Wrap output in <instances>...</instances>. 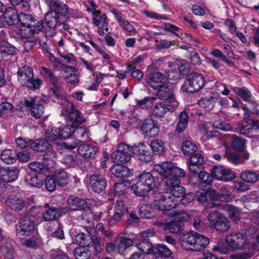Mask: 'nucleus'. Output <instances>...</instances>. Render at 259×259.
I'll use <instances>...</instances> for the list:
<instances>
[{
  "mask_svg": "<svg viewBox=\"0 0 259 259\" xmlns=\"http://www.w3.org/2000/svg\"><path fill=\"white\" fill-rule=\"evenodd\" d=\"M246 142V140L234 135L232 136L231 146L234 150L238 152H241L244 148Z\"/></svg>",
  "mask_w": 259,
  "mask_h": 259,
  "instance_id": "obj_51",
  "label": "nucleus"
},
{
  "mask_svg": "<svg viewBox=\"0 0 259 259\" xmlns=\"http://www.w3.org/2000/svg\"><path fill=\"white\" fill-rule=\"evenodd\" d=\"M64 72L67 73L64 78L68 83L73 84L79 82V73L75 67L67 66Z\"/></svg>",
  "mask_w": 259,
  "mask_h": 259,
  "instance_id": "obj_34",
  "label": "nucleus"
},
{
  "mask_svg": "<svg viewBox=\"0 0 259 259\" xmlns=\"http://www.w3.org/2000/svg\"><path fill=\"white\" fill-rule=\"evenodd\" d=\"M150 147L156 155H160L164 151V143L161 140H154L150 143Z\"/></svg>",
  "mask_w": 259,
  "mask_h": 259,
  "instance_id": "obj_56",
  "label": "nucleus"
},
{
  "mask_svg": "<svg viewBox=\"0 0 259 259\" xmlns=\"http://www.w3.org/2000/svg\"><path fill=\"white\" fill-rule=\"evenodd\" d=\"M189 71V65L186 61L183 60L179 65L178 70H175V72H172L169 74V76L171 79L177 80L180 79L184 77L185 75H188Z\"/></svg>",
  "mask_w": 259,
  "mask_h": 259,
  "instance_id": "obj_27",
  "label": "nucleus"
},
{
  "mask_svg": "<svg viewBox=\"0 0 259 259\" xmlns=\"http://www.w3.org/2000/svg\"><path fill=\"white\" fill-rule=\"evenodd\" d=\"M33 76L32 68L26 65L20 67L17 71L18 80L22 85L31 90L38 89L41 84V81L39 78H34Z\"/></svg>",
  "mask_w": 259,
  "mask_h": 259,
  "instance_id": "obj_7",
  "label": "nucleus"
},
{
  "mask_svg": "<svg viewBox=\"0 0 259 259\" xmlns=\"http://www.w3.org/2000/svg\"><path fill=\"white\" fill-rule=\"evenodd\" d=\"M156 96L162 100H166L169 103H177L174 93V89L170 82L168 81L164 83L160 87L157 89Z\"/></svg>",
  "mask_w": 259,
  "mask_h": 259,
  "instance_id": "obj_14",
  "label": "nucleus"
},
{
  "mask_svg": "<svg viewBox=\"0 0 259 259\" xmlns=\"http://www.w3.org/2000/svg\"><path fill=\"white\" fill-rule=\"evenodd\" d=\"M6 204L11 210L18 212L22 210L26 206V202L17 195H10L6 200Z\"/></svg>",
  "mask_w": 259,
  "mask_h": 259,
  "instance_id": "obj_19",
  "label": "nucleus"
},
{
  "mask_svg": "<svg viewBox=\"0 0 259 259\" xmlns=\"http://www.w3.org/2000/svg\"><path fill=\"white\" fill-rule=\"evenodd\" d=\"M36 99L35 97H30L18 101L16 104L17 110L23 111L24 107L31 109L35 104Z\"/></svg>",
  "mask_w": 259,
  "mask_h": 259,
  "instance_id": "obj_45",
  "label": "nucleus"
},
{
  "mask_svg": "<svg viewBox=\"0 0 259 259\" xmlns=\"http://www.w3.org/2000/svg\"><path fill=\"white\" fill-rule=\"evenodd\" d=\"M29 167L34 172L37 174H44L47 171V168L44 163L38 162H32L29 164Z\"/></svg>",
  "mask_w": 259,
  "mask_h": 259,
  "instance_id": "obj_59",
  "label": "nucleus"
},
{
  "mask_svg": "<svg viewBox=\"0 0 259 259\" xmlns=\"http://www.w3.org/2000/svg\"><path fill=\"white\" fill-rule=\"evenodd\" d=\"M154 170L163 178L165 181L172 180L177 177H184L185 170L176 166L171 162H165L154 165Z\"/></svg>",
  "mask_w": 259,
  "mask_h": 259,
  "instance_id": "obj_5",
  "label": "nucleus"
},
{
  "mask_svg": "<svg viewBox=\"0 0 259 259\" xmlns=\"http://www.w3.org/2000/svg\"><path fill=\"white\" fill-rule=\"evenodd\" d=\"M30 142V148L37 152H43L51 146L52 144L47 139L40 138L35 140H31Z\"/></svg>",
  "mask_w": 259,
  "mask_h": 259,
  "instance_id": "obj_31",
  "label": "nucleus"
},
{
  "mask_svg": "<svg viewBox=\"0 0 259 259\" xmlns=\"http://www.w3.org/2000/svg\"><path fill=\"white\" fill-rule=\"evenodd\" d=\"M30 236V238L24 240L23 244L28 248L36 249L38 247V243L40 239L39 233L34 234Z\"/></svg>",
  "mask_w": 259,
  "mask_h": 259,
  "instance_id": "obj_57",
  "label": "nucleus"
},
{
  "mask_svg": "<svg viewBox=\"0 0 259 259\" xmlns=\"http://www.w3.org/2000/svg\"><path fill=\"white\" fill-rule=\"evenodd\" d=\"M25 181L31 186L37 188L41 187L43 185L42 180L36 174H27L25 177Z\"/></svg>",
  "mask_w": 259,
  "mask_h": 259,
  "instance_id": "obj_52",
  "label": "nucleus"
},
{
  "mask_svg": "<svg viewBox=\"0 0 259 259\" xmlns=\"http://www.w3.org/2000/svg\"><path fill=\"white\" fill-rule=\"evenodd\" d=\"M35 210V208H31L24 217L20 219L16 225L17 234L29 237L38 233L37 226L39 224V216Z\"/></svg>",
  "mask_w": 259,
  "mask_h": 259,
  "instance_id": "obj_2",
  "label": "nucleus"
},
{
  "mask_svg": "<svg viewBox=\"0 0 259 259\" xmlns=\"http://www.w3.org/2000/svg\"><path fill=\"white\" fill-rule=\"evenodd\" d=\"M51 91L52 96L55 99L54 101L62 106L61 115L64 116L65 120L73 121L74 125L84 121L82 113L74 103L67 99L65 94L59 87H53Z\"/></svg>",
  "mask_w": 259,
  "mask_h": 259,
  "instance_id": "obj_1",
  "label": "nucleus"
},
{
  "mask_svg": "<svg viewBox=\"0 0 259 259\" xmlns=\"http://www.w3.org/2000/svg\"><path fill=\"white\" fill-rule=\"evenodd\" d=\"M68 206L72 210H83L88 207L85 199L75 196H70L67 200Z\"/></svg>",
  "mask_w": 259,
  "mask_h": 259,
  "instance_id": "obj_24",
  "label": "nucleus"
},
{
  "mask_svg": "<svg viewBox=\"0 0 259 259\" xmlns=\"http://www.w3.org/2000/svg\"><path fill=\"white\" fill-rule=\"evenodd\" d=\"M209 243V241L207 237L197 233L195 245L192 250L195 251H200L204 249Z\"/></svg>",
  "mask_w": 259,
  "mask_h": 259,
  "instance_id": "obj_39",
  "label": "nucleus"
},
{
  "mask_svg": "<svg viewBox=\"0 0 259 259\" xmlns=\"http://www.w3.org/2000/svg\"><path fill=\"white\" fill-rule=\"evenodd\" d=\"M78 153L86 158H95V155L97 152V148L95 146L82 144L78 146L77 148Z\"/></svg>",
  "mask_w": 259,
  "mask_h": 259,
  "instance_id": "obj_32",
  "label": "nucleus"
},
{
  "mask_svg": "<svg viewBox=\"0 0 259 259\" xmlns=\"http://www.w3.org/2000/svg\"><path fill=\"white\" fill-rule=\"evenodd\" d=\"M35 21H36V19L29 12L19 13V24L20 23L21 26L27 28L30 27Z\"/></svg>",
  "mask_w": 259,
  "mask_h": 259,
  "instance_id": "obj_40",
  "label": "nucleus"
},
{
  "mask_svg": "<svg viewBox=\"0 0 259 259\" xmlns=\"http://www.w3.org/2000/svg\"><path fill=\"white\" fill-rule=\"evenodd\" d=\"M51 12L55 15L63 17H78V14L75 10L70 9L68 6L60 0H48L46 3Z\"/></svg>",
  "mask_w": 259,
  "mask_h": 259,
  "instance_id": "obj_8",
  "label": "nucleus"
},
{
  "mask_svg": "<svg viewBox=\"0 0 259 259\" xmlns=\"http://www.w3.org/2000/svg\"><path fill=\"white\" fill-rule=\"evenodd\" d=\"M226 241L233 250H235L243 247L246 238L242 233H235L228 236Z\"/></svg>",
  "mask_w": 259,
  "mask_h": 259,
  "instance_id": "obj_20",
  "label": "nucleus"
},
{
  "mask_svg": "<svg viewBox=\"0 0 259 259\" xmlns=\"http://www.w3.org/2000/svg\"><path fill=\"white\" fill-rule=\"evenodd\" d=\"M83 118H84L83 121H82L76 125L74 124L73 121L66 120L68 121L71 122L72 124H71V125L67 124V125H65V126H64L61 129H60V128L58 129V135H59V137L62 139H66L70 138L73 135V134L75 133V128H77L80 124L85 122V121H86L85 118L84 117H83Z\"/></svg>",
  "mask_w": 259,
  "mask_h": 259,
  "instance_id": "obj_26",
  "label": "nucleus"
},
{
  "mask_svg": "<svg viewBox=\"0 0 259 259\" xmlns=\"http://www.w3.org/2000/svg\"><path fill=\"white\" fill-rule=\"evenodd\" d=\"M140 128L145 137L154 138L159 133L158 122L151 118L145 119Z\"/></svg>",
  "mask_w": 259,
  "mask_h": 259,
  "instance_id": "obj_13",
  "label": "nucleus"
},
{
  "mask_svg": "<svg viewBox=\"0 0 259 259\" xmlns=\"http://www.w3.org/2000/svg\"><path fill=\"white\" fill-rule=\"evenodd\" d=\"M63 162L67 167H73L77 163L76 156L75 154L67 155L63 158Z\"/></svg>",
  "mask_w": 259,
  "mask_h": 259,
  "instance_id": "obj_63",
  "label": "nucleus"
},
{
  "mask_svg": "<svg viewBox=\"0 0 259 259\" xmlns=\"http://www.w3.org/2000/svg\"><path fill=\"white\" fill-rule=\"evenodd\" d=\"M31 115L35 118H39L43 115L44 107L42 104H35L30 110Z\"/></svg>",
  "mask_w": 259,
  "mask_h": 259,
  "instance_id": "obj_58",
  "label": "nucleus"
},
{
  "mask_svg": "<svg viewBox=\"0 0 259 259\" xmlns=\"http://www.w3.org/2000/svg\"><path fill=\"white\" fill-rule=\"evenodd\" d=\"M132 146L124 143H120L116 150L112 154L111 158L115 163H127L131 159Z\"/></svg>",
  "mask_w": 259,
  "mask_h": 259,
  "instance_id": "obj_10",
  "label": "nucleus"
},
{
  "mask_svg": "<svg viewBox=\"0 0 259 259\" xmlns=\"http://www.w3.org/2000/svg\"><path fill=\"white\" fill-rule=\"evenodd\" d=\"M178 106V103L173 105L159 103L155 104L152 109V114L155 118H161L168 112H174Z\"/></svg>",
  "mask_w": 259,
  "mask_h": 259,
  "instance_id": "obj_17",
  "label": "nucleus"
},
{
  "mask_svg": "<svg viewBox=\"0 0 259 259\" xmlns=\"http://www.w3.org/2000/svg\"><path fill=\"white\" fill-rule=\"evenodd\" d=\"M197 233L194 231H191L183 234L180 238L182 246L187 247V249L192 250L195 245V239H196Z\"/></svg>",
  "mask_w": 259,
  "mask_h": 259,
  "instance_id": "obj_30",
  "label": "nucleus"
},
{
  "mask_svg": "<svg viewBox=\"0 0 259 259\" xmlns=\"http://www.w3.org/2000/svg\"><path fill=\"white\" fill-rule=\"evenodd\" d=\"M199 180L198 187L203 189L209 188L211 185L213 177L209 173L205 171H200L198 176Z\"/></svg>",
  "mask_w": 259,
  "mask_h": 259,
  "instance_id": "obj_37",
  "label": "nucleus"
},
{
  "mask_svg": "<svg viewBox=\"0 0 259 259\" xmlns=\"http://www.w3.org/2000/svg\"><path fill=\"white\" fill-rule=\"evenodd\" d=\"M132 153L137 158L145 163H149L152 161L153 155L143 142H139L132 146Z\"/></svg>",
  "mask_w": 259,
  "mask_h": 259,
  "instance_id": "obj_12",
  "label": "nucleus"
},
{
  "mask_svg": "<svg viewBox=\"0 0 259 259\" xmlns=\"http://www.w3.org/2000/svg\"><path fill=\"white\" fill-rule=\"evenodd\" d=\"M93 23L97 26H99L104 21H107V17L105 14H102L101 12L97 11L93 12Z\"/></svg>",
  "mask_w": 259,
  "mask_h": 259,
  "instance_id": "obj_60",
  "label": "nucleus"
},
{
  "mask_svg": "<svg viewBox=\"0 0 259 259\" xmlns=\"http://www.w3.org/2000/svg\"><path fill=\"white\" fill-rule=\"evenodd\" d=\"M211 197L215 200L229 202L233 199L231 192L226 187H222L220 188L219 192L215 191L210 192Z\"/></svg>",
  "mask_w": 259,
  "mask_h": 259,
  "instance_id": "obj_28",
  "label": "nucleus"
},
{
  "mask_svg": "<svg viewBox=\"0 0 259 259\" xmlns=\"http://www.w3.org/2000/svg\"><path fill=\"white\" fill-rule=\"evenodd\" d=\"M45 188L49 192H53L55 190L57 184L53 176H48L45 181Z\"/></svg>",
  "mask_w": 259,
  "mask_h": 259,
  "instance_id": "obj_61",
  "label": "nucleus"
},
{
  "mask_svg": "<svg viewBox=\"0 0 259 259\" xmlns=\"http://www.w3.org/2000/svg\"><path fill=\"white\" fill-rule=\"evenodd\" d=\"M167 81L165 76L159 72L150 73L147 78V83L154 90H157Z\"/></svg>",
  "mask_w": 259,
  "mask_h": 259,
  "instance_id": "obj_21",
  "label": "nucleus"
},
{
  "mask_svg": "<svg viewBox=\"0 0 259 259\" xmlns=\"http://www.w3.org/2000/svg\"><path fill=\"white\" fill-rule=\"evenodd\" d=\"M137 246L144 255V254H150L151 253H154V247H153L151 242L148 240L144 239L138 243Z\"/></svg>",
  "mask_w": 259,
  "mask_h": 259,
  "instance_id": "obj_53",
  "label": "nucleus"
},
{
  "mask_svg": "<svg viewBox=\"0 0 259 259\" xmlns=\"http://www.w3.org/2000/svg\"><path fill=\"white\" fill-rule=\"evenodd\" d=\"M44 162L46 164L53 165L57 158V153L51 146L49 147L42 155Z\"/></svg>",
  "mask_w": 259,
  "mask_h": 259,
  "instance_id": "obj_44",
  "label": "nucleus"
},
{
  "mask_svg": "<svg viewBox=\"0 0 259 259\" xmlns=\"http://www.w3.org/2000/svg\"><path fill=\"white\" fill-rule=\"evenodd\" d=\"M107 180L101 174H94L89 178V185L91 190L97 193L104 192L107 187Z\"/></svg>",
  "mask_w": 259,
  "mask_h": 259,
  "instance_id": "obj_15",
  "label": "nucleus"
},
{
  "mask_svg": "<svg viewBox=\"0 0 259 259\" xmlns=\"http://www.w3.org/2000/svg\"><path fill=\"white\" fill-rule=\"evenodd\" d=\"M45 210L42 214V219L45 222L56 221L62 215L60 207H56L45 203L44 205Z\"/></svg>",
  "mask_w": 259,
  "mask_h": 259,
  "instance_id": "obj_16",
  "label": "nucleus"
},
{
  "mask_svg": "<svg viewBox=\"0 0 259 259\" xmlns=\"http://www.w3.org/2000/svg\"><path fill=\"white\" fill-rule=\"evenodd\" d=\"M135 181L131 189L134 194L140 197L146 196L155 186V179L149 172L139 175Z\"/></svg>",
  "mask_w": 259,
  "mask_h": 259,
  "instance_id": "obj_4",
  "label": "nucleus"
},
{
  "mask_svg": "<svg viewBox=\"0 0 259 259\" xmlns=\"http://www.w3.org/2000/svg\"><path fill=\"white\" fill-rule=\"evenodd\" d=\"M240 177L244 182L253 184L257 181L259 175L252 170H246L241 172Z\"/></svg>",
  "mask_w": 259,
  "mask_h": 259,
  "instance_id": "obj_43",
  "label": "nucleus"
},
{
  "mask_svg": "<svg viewBox=\"0 0 259 259\" xmlns=\"http://www.w3.org/2000/svg\"><path fill=\"white\" fill-rule=\"evenodd\" d=\"M128 235V237L125 236H118L116 238L115 242L119 251L124 250L132 246L134 240L137 238V235L135 233Z\"/></svg>",
  "mask_w": 259,
  "mask_h": 259,
  "instance_id": "obj_23",
  "label": "nucleus"
},
{
  "mask_svg": "<svg viewBox=\"0 0 259 259\" xmlns=\"http://www.w3.org/2000/svg\"><path fill=\"white\" fill-rule=\"evenodd\" d=\"M18 173L15 167H0V180L5 182H13L17 179Z\"/></svg>",
  "mask_w": 259,
  "mask_h": 259,
  "instance_id": "obj_22",
  "label": "nucleus"
},
{
  "mask_svg": "<svg viewBox=\"0 0 259 259\" xmlns=\"http://www.w3.org/2000/svg\"><path fill=\"white\" fill-rule=\"evenodd\" d=\"M3 16L8 25H15L19 24V13L16 9L12 7L6 8Z\"/></svg>",
  "mask_w": 259,
  "mask_h": 259,
  "instance_id": "obj_25",
  "label": "nucleus"
},
{
  "mask_svg": "<svg viewBox=\"0 0 259 259\" xmlns=\"http://www.w3.org/2000/svg\"><path fill=\"white\" fill-rule=\"evenodd\" d=\"M46 139L48 140L49 143L51 144V142L54 143L58 138H60L58 135V131L54 130L52 128L50 130L48 129L46 133Z\"/></svg>",
  "mask_w": 259,
  "mask_h": 259,
  "instance_id": "obj_64",
  "label": "nucleus"
},
{
  "mask_svg": "<svg viewBox=\"0 0 259 259\" xmlns=\"http://www.w3.org/2000/svg\"><path fill=\"white\" fill-rule=\"evenodd\" d=\"M182 150L185 155H190L197 150L196 145L190 141H184L182 145Z\"/></svg>",
  "mask_w": 259,
  "mask_h": 259,
  "instance_id": "obj_54",
  "label": "nucleus"
},
{
  "mask_svg": "<svg viewBox=\"0 0 259 259\" xmlns=\"http://www.w3.org/2000/svg\"><path fill=\"white\" fill-rule=\"evenodd\" d=\"M153 257L154 259L168 258L171 256L172 251L166 245L163 244H157L154 247Z\"/></svg>",
  "mask_w": 259,
  "mask_h": 259,
  "instance_id": "obj_29",
  "label": "nucleus"
},
{
  "mask_svg": "<svg viewBox=\"0 0 259 259\" xmlns=\"http://www.w3.org/2000/svg\"><path fill=\"white\" fill-rule=\"evenodd\" d=\"M223 209L228 213L231 220L236 223L240 220V211L238 208L234 205L226 204L223 206Z\"/></svg>",
  "mask_w": 259,
  "mask_h": 259,
  "instance_id": "obj_41",
  "label": "nucleus"
},
{
  "mask_svg": "<svg viewBox=\"0 0 259 259\" xmlns=\"http://www.w3.org/2000/svg\"><path fill=\"white\" fill-rule=\"evenodd\" d=\"M45 23L46 25L51 29L56 30L57 25L59 22V16L55 15L53 12L49 11L45 16Z\"/></svg>",
  "mask_w": 259,
  "mask_h": 259,
  "instance_id": "obj_42",
  "label": "nucleus"
},
{
  "mask_svg": "<svg viewBox=\"0 0 259 259\" xmlns=\"http://www.w3.org/2000/svg\"><path fill=\"white\" fill-rule=\"evenodd\" d=\"M177 204V201L172 197L164 195L153 201L154 207L164 213H168V211L175 208Z\"/></svg>",
  "mask_w": 259,
  "mask_h": 259,
  "instance_id": "obj_11",
  "label": "nucleus"
},
{
  "mask_svg": "<svg viewBox=\"0 0 259 259\" xmlns=\"http://www.w3.org/2000/svg\"><path fill=\"white\" fill-rule=\"evenodd\" d=\"M75 239L81 246L87 248L93 247L97 254L100 253L102 250L100 238L93 236L89 233H79L75 236Z\"/></svg>",
  "mask_w": 259,
  "mask_h": 259,
  "instance_id": "obj_9",
  "label": "nucleus"
},
{
  "mask_svg": "<svg viewBox=\"0 0 259 259\" xmlns=\"http://www.w3.org/2000/svg\"><path fill=\"white\" fill-rule=\"evenodd\" d=\"M226 157L229 161L234 164H243V161L240 157V154L231 152L227 153Z\"/></svg>",
  "mask_w": 259,
  "mask_h": 259,
  "instance_id": "obj_62",
  "label": "nucleus"
},
{
  "mask_svg": "<svg viewBox=\"0 0 259 259\" xmlns=\"http://www.w3.org/2000/svg\"><path fill=\"white\" fill-rule=\"evenodd\" d=\"M183 177H177L172 180L165 181L170 194L176 197H181L186 192L185 188L180 185L181 179Z\"/></svg>",
  "mask_w": 259,
  "mask_h": 259,
  "instance_id": "obj_18",
  "label": "nucleus"
},
{
  "mask_svg": "<svg viewBox=\"0 0 259 259\" xmlns=\"http://www.w3.org/2000/svg\"><path fill=\"white\" fill-rule=\"evenodd\" d=\"M189 219V215L182 212L176 215L172 220L168 218L160 219L155 221L153 225L160 230L172 234L181 233L184 226V223Z\"/></svg>",
  "mask_w": 259,
  "mask_h": 259,
  "instance_id": "obj_3",
  "label": "nucleus"
},
{
  "mask_svg": "<svg viewBox=\"0 0 259 259\" xmlns=\"http://www.w3.org/2000/svg\"><path fill=\"white\" fill-rule=\"evenodd\" d=\"M57 185L61 187L66 185L68 182V175L63 169L56 170L53 176Z\"/></svg>",
  "mask_w": 259,
  "mask_h": 259,
  "instance_id": "obj_46",
  "label": "nucleus"
},
{
  "mask_svg": "<svg viewBox=\"0 0 259 259\" xmlns=\"http://www.w3.org/2000/svg\"><path fill=\"white\" fill-rule=\"evenodd\" d=\"M220 98V95L218 93H214L212 96L209 97H205L198 101V104L201 107H209L214 106V102L218 100Z\"/></svg>",
  "mask_w": 259,
  "mask_h": 259,
  "instance_id": "obj_50",
  "label": "nucleus"
},
{
  "mask_svg": "<svg viewBox=\"0 0 259 259\" xmlns=\"http://www.w3.org/2000/svg\"><path fill=\"white\" fill-rule=\"evenodd\" d=\"M232 90L243 101L245 102H249L251 101L252 94L246 87H242V88H239L235 87L232 88Z\"/></svg>",
  "mask_w": 259,
  "mask_h": 259,
  "instance_id": "obj_47",
  "label": "nucleus"
},
{
  "mask_svg": "<svg viewBox=\"0 0 259 259\" xmlns=\"http://www.w3.org/2000/svg\"><path fill=\"white\" fill-rule=\"evenodd\" d=\"M5 35V33H1L0 38V52L2 54H7L9 55H13L16 54L17 48L10 44L8 41L5 40L2 36Z\"/></svg>",
  "mask_w": 259,
  "mask_h": 259,
  "instance_id": "obj_35",
  "label": "nucleus"
},
{
  "mask_svg": "<svg viewBox=\"0 0 259 259\" xmlns=\"http://www.w3.org/2000/svg\"><path fill=\"white\" fill-rule=\"evenodd\" d=\"M138 212L142 218L145 219H151L155 215L154 208L150 204L139 205Z\"/></svg>",
  "mask_w": 259,
  "mask_h": 259,
  "instance_id": "obj_38",
  "label": "nucleus"
},
{
  "mask_svg": "<svg viewBox=\"0 0 259 259\" xmlns=\"http://www.w3.org/2000/svg\"><path fill=\"white\" fill-rule=\"evenodd\" d=\"M76 259H89L91 256V251L85 246L76 247L73 251Z\"/></svg>",
  "mask_w": 259,
  "mask_h": 259,
  "instance_id": "obj_48",
  "label": "nucleus"
},
{
  "mask_svg": "<svg viewBox=\"0 0 259 259\" xmlns=\"http://www.w3.org/2000/svg\"><path fill=\"white\" fill-rule=\"evenodd\" d=\"M205 80L201 73L193 71L186 76L181 87L183 92L195 93L201 90L204 86Z\"/></svg>",
  "mask_w": 259,
  "mask_h": 259,
  "instance_id": "obj_6",
  "label": "nucleus"
},
{
  "mask_svg": "<svg viewBox=\"0 0 259 259\" xmlns=\"http://www.w3.org/2000/svg\"><path fill=\"white\" fill-rule=\"evenodd\" d=\"M213 227L220 232H226L230 228L229 222L224 215L221 216L220 219L214 224Z\"/></svg>",
  "mask_w": 259,
  "mask_h": 259,
  "instance_id": "obj_55",
  "label": "nucleus"
},
{
  "mask_svg": "<svg viewBox=\"0 0 259 259\" xmlns=\"http://www.w3.org/2000/svg\"><path fill=\"white\" fill-rule=\"evenodd\" d=\"M110 170L112 174L118 178L126 179L131 174L130 170L127 167L119 163H116L112 166Z\"/></svg>",
  "mask_w": 259,
  "mask_h": 259,
  "instance_id": "obj_33",
  "label": "nucleus"
},
{
  "mask_svg": "<svg viewBox=\"0 0 259 259\" xmlns=\"http://www.w3.org/2000/svg\"><path fill=\"white\" fill-rule=\"evenodd\" d=\"M17 152L12 149L4 150L0 155L1 160L7 164L14 163L17 160Z\"/></svg>",
  "mask_w": 259,
  "mask_h": 259,
  "instance_id": "obj_36",
  "label": "nucleus"
},
{
  "mask_svg": "<svg viewBox=\"0 0 259 259\" xmlns=\"http://www.w3.org/2000/svg\"><path fill=\"white\" fill-rule=\"evenodd\" d=\"M236 130L241 135L244 136H247V134L251 133L252 130L249 118L239 122L237 124Z\"/></svg>",
  "mask_w": 259,
  "mask_h": 259,
  "instance_id": "obj_49",
  "label": "nucleus"
}]
</instances>
